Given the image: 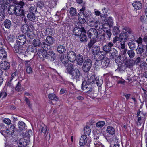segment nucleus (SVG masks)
I'll list each match as a JSON object with an SVG mask.
<instances>
[{
	"label": "nucleus",
	"mask_w": 147,
	"mask_h": 147,
	"mask_svg": "<svg viewBox=\"0 0 147 147\" xmlns=\"http://www.w3.org/2000/svg\"><path fill=\"white\" fill-rule=\"evenodd\" d=\"M24 5V2H20L19 3H14L9 7L8 13L9 15L15 14L17 16H22L24 15V11L22 8Z\"/></svg>",
	"instance_id": "1"
},
{
	"label": "nucleus",
	"mask_w": 147,
	"mask_h": 147,
	"mask_svg": "<svg viewBox=\"0 0 147 147\" xmlns=\"http://www.w3.org/2000/svg\"><path fill=\"white\" fill-rule=\"evenodd\" d=\"M78 19L80 22L81 24H84L86 22H89L90 23H94L92 20L90 19V16L87 14L86 12H80L78 15Z\"/></svg>",
	"instance_id": "2"
},
{
	"label": "nucleus",
	"mask_w": 147,
	"mask_h": 147,
	"mask_svg": "<svg viewBox=\"0 0 147 147\" xmlns=\"http://www.w3.org/2000/svg\"><path fill=\"white\" fill-rule=\"evenodd\" d=\"M54 38L52 36H47L45 41L42 44L44 49L47 50H49L51 48V45L54 42Z\"/></svg>",
	"instance_id": "3"
},
{
	"label": "nucleus",
	"mask_w": 147,
	"mask_h": 147,
	"mask_svg": "<svg viewBox=\"0 0 147 147\" xmlns=\"http://www.w3.org/2000/svg\"><path fill=\"white\" fill-rule=\"evenodd\" d=\"M82 64V69L83 71L87 73L90 70L92 65V61L89 59H86Z\"/></svg>",
	"instance_id": "4"
},
{
	"label": "nucleus",
	"mask_w": 147,
	"mask_h": 147,
	"mask_svg": "<svg viewBox=\"0 0 147 147\" xmlns=\"http://www.w3.org/2000/svg\"><path fill=\"white\" fill-rule=\"evenodd\" d=\"M82 32L86 33V30L82 25H80L78 26L75 27L73 30V33L74 35L77 36H79Z\"/></svg>",
	"instance_id": "5"
},
{
	"label": "nucleus",
	"mask_w": 147,
	"mask_h": 147,
	"mask_svg": "<svg viewBox=\"0 0 147 147\" xmlns=\"http://www.w3.org/2000/svg\"><path fill=\"white\" fill-rule=\"evenodd\" d=\"M76 54L73 51H69L67 53V56H65V58L67 60L66 61L69 62H73L76 60Z\"/></svg>",
	"instance_id": "6"
},
{
	"label": "nucleus",
	"mask_w": 147,
	"mask_h": 147,
	"mask_svg": "<svg viewBox=\"0 0 147 147\" xmlns=\"http://www.w3.org/2000/svg\"><path fill=\"white\" fill-rule=\"evenodd\" d=\"M86 34L89 38H97L98 32L97 30L94 28H91L86 31Z\"/></svg>",
	"instance_id": "7"
},
{
	"label": "nucleus",
	"mask_w": 147,
	"mask_h": 147,
	"mask_svg": "<svg viewBox=\"0 0 147 147\" xmlns=\"http://www.w3.org/2000/svg\"><path fill=\"white\" fill-rule=\"evenodd\" d=\"M65 72L69 74L71 72L74 70V66L71 62H69L67 61H65Z\"/></svg>",
	"instance_id": "8"
},
{
	"label": "nucleus",
	"mask_w": 147,
	"mask_h": 147,
	"mask_svg": "<svg viewBox=\"0 0 147 147\" xmlns=\"http://www.w3.org/2000/svg\"><path fill=\"white\" fill-rule=\"evenodd\" d=\"M124 59L126 68H132L134 65V61L133 59H130L125 57Z\"/></svg>",
	"instance_id": "9"
},
{
	"label": "nucleus",
	"mask_w": 147,
	"mask_h": 147,
	"mask_svg": "<svg viewBox=\"0 0 147 147\" xmlns=\"http://www.w3.org/2000/svg\"><path fill=\"white\" fill-rule=\"evenodd\" d=\"M102 29L105 32V34L107 35V37L109 39L112 35L111 32L110 27H105L103 24L102 25L99 26V29Z\"/></svg>",
	"instance_id": "10"
},
{
	"label": "nucleus",
	"mask_w": 147,
	"mask_h": 147,
	"mask_svg": "<svg viewBox=\"0 0 147 147\" xmlns=\"http://www.w3.org/2000/svg\"><path fill=\"white\" fill-rule=\"evenodd\" d=\"M14 51L15 52L22 55H24L25 51L24 49L23 45L17 43L15 45Z\"/></svg>",
	"instance_id": "11"
},
{
	"label": "nucleus",
	"mask_w": 147,
	"mask_h": 147,
	"mask_svg": "<svg viewBox=\"0 0 147 147\" xmlns=\"http://www.w3.org/2000/svg\"><path fill=\"white\" fill-rule=\"evenodd\" d=\"M42 49L38 50L37 54L38 55L40 58L46 59L48 51L49 50L45 49L43 46H42Z\"/></svg>",
	"instance_id": "12"
},
{
	"label": "nucleus",
	"mask_w": 147,
	"mask_h": 147,
	"mask_svg": "<svg viewBox=\"0 0 147 147\" xmlns=\"http://www.w3.org/2000/svg\"><path fill=\"white\" fill-rule=\"evenodd\" d=\"M137 47V48L136 51L137 54H139L140 56H143L144 57L147 56V55L144 54V53H143L144 50V47L142 45H138Z\"/></svg>",
	"instance_id": "13"
},
{
	"label": "nucleus",
	"mask_w": 147,
	"mask_h": 147,
	"mask_svg": "<svg viewBox=\"0 0 147 147\" xmlns=\"http://www.w3.org/2000/svg\"><path fill=\"white\" fill-rule=\"evenodd\" d=\"M87 140L88 139L87 136L85 135L82 136L79 142V144L81 147H84V146L86 144L88 146L87 147H90V144L88 143L87 144Z\"/></svg>",
	"instance_id": "14"
},
{
	"label": "nucleus",
	"mask_w": 147,
	"mask_h": 147,
	"mask_svg": "<svg viewBox=\"0 0 147 147\" xmlns=\"http://www.w3.org/2000/svg\"><path fill=\"white\" fill-rule=\"evenodd\" d=\"M5 59H3L0 62V68L4 70H8L10 67V63L6 61Z\"/></svg>",
	"instance_id": "15"
},
{
	"label": "nucleus",
	"mask_w": 147,
	"mask_h": 147,
	"mask_svg": "<svg viewBox=\"0 0 147 147\" xmlns=\"http://www.w3.org/2000/svg\"><path fill=\"white\" fill-rule=\"evenodd\" d=\"M110 62L109 59L107 57H106L99 61L98 64L102 65V67L105 69L108 66Z\"/></svg>",
	"instance_id": "16"
},
{
	"label": "nucleus",
	"mask_w": 147,
	"mask_h": 147,
	"mask_svg": "<svg viewBox=\"0 0 147 147\" xmlns=\"http://www.w3.org/2000/svg\"><path fill=\"white\" fill-rule=\"evenodd\" d=\"M26 40L27 39L26 35H20L18 37L17 40V43L23 45L26 43Z\"/></svg>",
	"instance_id": "17"
},
{
	"label": "nucleus",
	"mask_w": 147,
	"mask_h": 147,
	"mask_svg": "<svg viewBox=\"0 0 147 147\" xmlns=\"http://www.w3.org/2000/svg\"><path fill=\"white\" fill-rule=\"evenodd\" d=\"M69 74L72 76L73 79H78L81 75L79 70L76 68H75L72 72Z\"/></svg>",
	"instance_id": "18"
},
{
	"label": "nucleus",
	"mask_w": 147,
	"mask_h": 147,
	"mask_svg": "<svg viewBox=\"0 0 147 147\" xmlns=\"http://www.w3.org/2000/svg\"><path fill=\"white\" fill-rule=\"evenodd\" d=\"M129 35L126 32L123 31L119 35L120 42H126L129 39Z\"/></svg>",
	"instance_id": "19"
},
{
	"label": "nucleus",
	"mask_w": 147,
	"mask_h": 147,
	"mask_svg": "<svg viewBox=\"0 0 147 147\" xmlns=\"http://www.w3.org/2000/svg\"><path fill=\"white\" fill-rule=\"evenodd\" d=\"M55 58L56 56L53 51L48 50L46 59H48L50 61H54Z\"/></svg>",
	"instance_id": "20"
},
{
	"label": "nucleus",
	"mask_w": 147,
	"mask_h": 147,
	"mask_svg": "<svg viewBox=\"0 0 147 147\" xmlns=\"http://www.w3.org/2000/svg\"><path fill=\"white\" fill-rule=\"evenodd\" d=\"M98 59H95L96 60V61L95 62L96 65L97 66H99L100 65V64H98L99 62V61L101 60L102 59H103L106 57L105 56V53L103 51H100L98 55Z\"/></svg>",
	"instance_id": "21"
},
{
	"label": "nucleus",
	"mask_w": 147,
	"mask_h": 147,
	"mask_svg": "<svg viewBox=\"0 0 147 147\" xmlns=\"http://www.w3.org/2000/svg\"><path fill=\"white\" fill-rule=\"evenodd\" d=\"M113 43L112 42H109L103 47V49L107 53H109L112 50Z\"/></svg>",
	"instance_id": "22"
},
{
	"label": "nucleus",
	"mask_w": 147,
	"mask_h": 147,
	"mask_svg": "<svg viewBox=\"0 0 147 147\" xmlns=\"http://www.w3.org/2000/svg\"><path fill=\"white\" fill-rule=\"evenodd\" d=\"M76 60L77 63V64L79 65H82L84 62L83 56L80 54H79L76 57Z\"/></svg>",
	"instance_id": "23"
},
{
	"label": "nucleus",
	"mask_w": 147,
	"mask_h": 147,
	"mask_svg": "<svg viewBox=\"0 0 147 147\" xmlns=\"http://www.w3.org/2000/svg\"><path fill=\"white\" fill-rule=\"evenodd\" d=\"M100 48L98 47H96L94 48L92 50V53L94 55V58L95 59H98V55L100 52Z\"/></svg>",
	"instance_id": "24"
},
{
	"label": "nucleus",
	"mask_w": 147,
	"mask_h": 147,
	"mask_svg": "<svg viewBox=\"0 0 147 147\" xmlns=\"http://www.w3.org/2000/svg\"><path fill=\"white\" fill-rule=\"evenodd\" d=\"M7 54L4 49L2 47H0V57L3 59L7 58Z\"/></svg>",
	"instance_id": "25"
},
{
	"label": "nucleus",
	"mask_w": 147,
	"mask_h": 147,
	"mask_svg": "<svg viewBox=\"0 0 147 147\" xmlns=\"http://www.w3.org/2000/svg\"><path fill=\"white\" fill-rule=\"evenodd\" d=\"M15 128L14 125L11 124L9 128L6 129L7 134L8 135V136H9L10 135L11 136L15 132Z\"/></svg>",
	"instance_id": "26"
},
{
	"label": "nucleus",
	"mask_w": 147,
	"mask_h": 147,
	"mask_svg": "<svg viewBox=\"0 0 147 147\" xmlns=\"http://www.w3.org/2000/svg\"><path fill=\"white\" fill-rule=\"evenodd\" d=\"M134 7L136 9L138 10L142 8V5L140 1H134L132 3Z\"/></svg>",
	"instance_id": "27"
},
{
	"label": "nucleus",
	"mask_w": 147,
	"mask_h": 147,
	"mask_svg": "<svg viewBox=\"0 0 147 147\" xmlns=\"http://www.w3.org/2000/svg\"><path fill=\"white\" fill-rule=\"evenodd\" d=\"M4 7L3 5L0 6V21L3 20L5 17Z\"/></svg>",
	"instance_id": "28"
},
{
	"label": "nucleus",
	"mask_w": 147,
	"mask_h": 147,
	"mask_svg": "<svg viewBox=\"0 0 147 147\" xmlns=\"http://www.w3.org/2000/svg\"><path fill=\"white\" fill-rule=\"evenodd\" d=\"M32 45L35 47H38L42 46L41 42L39 39H34L32 41Z\"/></svg>",
	"instance_id": "29"
},
{
	"label": "nucleus",
	"mask_w": 147,
	"mask_h": 147,
	"mask_svg": "<svg viewBox=\"0 0 147 147\" xmlns=\"http://www.w3.org/2000/svg\"><path fill=\"white\" fill-rule=\"evenodd\" d=\"M3 24L7 29H9L11 26V22L10 20L6 19L3 23Z\"/></svg>",
	"instance_id": "30"
},
{
	"label": "nucleus",
	"mask_w": 147,
	"mask_h": 147,
	"mask_svg": "<svg viewBox=\"0 0 147 147\" xmlns=\"http://www.w3.org/2000/svg\"><path fill=\"white\" fill-rule=\"evenodd\" d=\"M28 11L30 13L35 14L38 12L37 7L34 5H32L28 9Z\"/></svg>",
	"instance_id": "31"
},
{
	"label": "nucleus",
	"mask_w": 147,
	"mask_h": 147,
	"mask_svg": "<svg viewBox=\"0 0 147 147\" xmlns=\"http://www.w3.org/2000/svg\"><path fill=\"white\" fill-rule=\"evenodd\" d=\"M24 21L25 24H24L22 26L21 30L22 32L25 34V33L27 32V31L29 30L30 29L28 25L26 24V19H24Z\"/></svg>",
	"instance_id": "32"
},
{
	"label": "nucleus",
	"mask_w": 147,
	"mask_h": 147,
	"mask_svg": "<svg viewBox=\"0 0 147 147\" xmlns=\"http://www.w3.org/2000/svg\"><path fill=\"white\" fill-rule=\"evenodd\" d=\"M86 33L82 32V33L79 36H80V41L82 42H86L88 40V38L86 34Z\"/></svg>",
	"instance_id": "33"
},
{
	"label": "nucleus",
	"mask_w": 147,
	"mask_h": 147,
	"mask_svg": "<svg viewBox=\"0 0 147 147\" xmlns=\"http://www.w3.org/2000/svg\"><path fill=\"white\" fill-rule=\"evenodd\" d=\"M18 127L20 131H22L26 129V125L25 123L22 121H20L18 123Z\"/></svg>",
	"instance_id": "34"
},
{
	"label": "nucleus",
	"mask_w": 147,
	"mask_h": 147,
	"mask_svg": "<svg viewBox=\"0 0 147 147\" xmlns=\"http://www.w3.org/2000/svg\"><path fill=\"white\" fill-rule=\"evenodd\" d=\"M18 143V147H28L27 144L24 139H21Z\"/></svg>",
	"instance_id": "35"
},
{
	"label": "nucleus",
	"mask_w": 147,
	"mask_h": 147,
	"mask_svg": "<svg viewBox=\"0 0 147 147\" xmlns=\"http://www.w3.org/2000/svg\"><path fill=\"white\" fill-rule=\"evenodd\" d=\"M110 57L111 59H113L118 56V52L116 50L113 48L111 51Z\"/></svg>",
	"instance_id": "36"
},
{
	"label": "nucleus",
	"mask_w": 147,
	"mask_h": 147,
	"mask_svg": "<svg viewBox=\"0 0 147 147\" xmlns=\"http://www.w3.org/2000/svg\"><path fill=\"white\" fill-rule=\"evenodd\" d=\"M129 46L131 50H134L137 47L138 44L134 41H132L129 42Z\"/></svg>",
	"instance_id": "37"
},
{
	"label": "nucleus",
	"mask_w": 147,
	"mask_h": 147,
	"mask_svg": "<svg viewBox=\"0 0 147 147\" xmlns=\"http://www.w3.org/2000/svg\"><path fill=\"white\" fill-rule=\"evenodd\" d=\"M25 34L29 38L31 39H33L35 35L33 31L30 30V29L27 31V32L25 33Z\"/></svg>",
	"instance_id": "38"
},
{
	"label": "nucleus",
	"mask_w": 147,
	"mask_h": 147,
	"mask_svg": "<svg viewBox=\"0 0 147 147\" xmlns=\"http://www.w3.org/2000/svg\"><path fill=\"white\" fill-rule=\"evenodd\" d=\"M96 38H90V40L87 45V46L89 48H91L94 44L97 41L96 40Z\"/></svg>",
	"instance_id": "39"
},
{
	"label": "nucleus",
	"mask_w": 147,
	"mask_h": 147,
	"mask_svg": "<svg viewBox=\"0 0 147 147\" xmlns=\"http://www.w3.org/2000/svg\"><path fill=\"white\" fill-rule=\"evenodd\" d=\"M104 20L105 21L107 22V24L108 26L110 27H111V26H112L113 25V20L111 17H109L107 18H104Z\"/></svg>",
	"instance_id": "40"
},
{
	"label": "nucleus",
	"mask_w": 147,
	"mask_h": 147,
	"mask_svg": "<svg viewBox=\"0 0 147 147\" xmlns=\"http://www.w3.org/2000/svg\"><path fill=\"white\" fill-rule=\"evenodd\" d=\"M120 32V30L118 26H114L113 27L112 33L113 35H117Z\"/></svg>",
	"instance_id": "41"
},
{
	"label": "nucleus",
	"mask_w": 147,
	"mask_h": 147,
	"mask_svg": "<svg viewBox=\"0 0 147 147\" xmlns=\"http://www.w3.org/2000/svg\"><path fill=\"white\" fill-rule=\"evenodd\" d=\"M27 17L30 20L34 22L36 19L35 14L29 13L27 15Z\"/></svg>",
	"instance_id": "42"
},
{
	"label": "nucleus",
	"mask_w": 147,
	"mask_h": 147,
	"mask_svg": "<svg viewBox=\"0 0 147 147\" xmlns=\"http://www.w3.org/2000/svg\"><path fill=\"white\" fill-rule=\"evenodd\" d=\"M12 1L11 0H0V6L1 5L4 6V9L7 5Z\"/></svg>",
	"instance_id": "43"
},
{
	"label": "nucleus",
	"mask_w": 147,
	"mask_h": 147,
	"mask_svg": "<svg viewBox=\"0 0 147 147\" xmlns=\"http://www.w3.org/2000/svg\"><path fill=\"white\" fill-rule=\"evenodd\" d=\"M107 132L110 134L113 135L115 133V130L114 128L112 126H108L107 129Z\"/></svg>",
	"instance_id": "44"
},
{
	"label": "nucleus",
	"mask_w": 147,
	"mask_h": 147,
	"mask_svg": "<svg viewBox=\"0 0 147 147\" xmlns=\"http://www.w3.org/2000/svg\"><path fill=\"white\" fill-rule=\"evenodd\" d=\"M84 134L86 136H88L90 134L91 129L90 127L86 126L84 128Z\"/></svg>",
	"instance_id": "45"
},
{
	"label": "nucleus",
	"mask_w": 147,
	"mask_h": 147,
	"mask_svg": "<svg viewBox=\"0 0 147 147\" xmlns=\"http://www.w3.org/2000/svg\"><path fill=\"white\" fill-rule=\"evenodd\" d=\"M48 98L53 100L57 101L58 99L57 97L54 94H49L48 95Z\"/></svg>",
	"instance_id": "46"
},
{
	"label": "nucleus",
	"mask_w": 147,
	"mask_h": 147,
	"mask_svg": "<svg viewBox=\"0 0 147 147\" xmlns=\"http://www.w3.org/2000/svg\"><path fill=\"white\" fill-rule=\"evenodd\" d=\"M58 52L60 54H63L64 52V46L63 45L59 46L57 48Z\"/></svg>",
	"instance_id": "47"
},
{
	"label": "nucleus",
	"mask_w": 147,
	"mask_h": 147,
	"mask_svg": "<svg viewBox=\"0 0 147 147\" xmlns=\"http://www.w3.org/2000/svg\"><path fill=\"white\" fill-rule=\"evenodd\" d=\"M83 88V89L84 88L83 90L86 93H89L92 92V85H89V86L86 87V88L84 87Z\"/></svg>",
	"instance_id": "48"
},
{
	"label": "nucleus",
	"mask_w": 147,
	"mask_h": 147,
	"mask_svg": "<svg viewBox=\"0 0 147 147\" xmlns=\"http://www.w3.org/2000/svg\"><path fill=\"white\" fill-rule=\"evenodd\" d=\"M127 54L129 57V58L130 59L133 58L135 55L134 50L131 49L128 50L127 52Z\"/></svg>",
	"instance_id": "49"
},
{
	"label": "nucleus",
	"mask_w": 147,
	"mask_h": 147,
	"mask_svg": "<svg viewBox=\"0 0 147 147\" xmlns=\"http://www.w3.org/2000/svg\"><path fill=\"white\" fill-rule=\"evenodd\" d=\"M96 80L95 76L92 75L88 79V81L91 84H93L95 83Z\"/></svg>",
	"instance_id": "50"
},
{
	"label": "nucleus",
	"mask_w": 147,
	"mask_h": 147,
	"mask_svg": "<svg viewBox=\"0 0 147 147\" xmlns=\"http://www.w3.org/2000/svg\"><path fill=\"white\" fill-rule=\"evenodd\" d=\"M89 85H91V84L88 82L87 81H83L82 84V90H84V88L83 89V88L84 87V88H86V87H88Z\"/></svg>",
	"instance_id": "51"
},
{
	"label": "nucleus",
	"mask_w": 147,
	"mask_h": 147,
	"mask_svg": "<svg viewBox=\"0 0 147 147\" xmlns=\"http://www.w3.org/2000/svg\"><path fill=\"white\" fill-rule=\"evenodd\" d=\"M108 11V9L104 8L102 10V13H101V18L102 19H103V17L104 18H106L107 15V13Z\"/></svg>",
	"instance_id": "52"
},
{
	"label": "nucleus",
	"mask_w": 147,
	"mask_h": 147,
	"mask_svg": "<svg viewBox=\"0 0 147 147\" xmlns=\"http://www.w3.org/2000/svg\"><path fill=\"white\" fill-rule=\"evenodd\" d=\"M126 68V67L123 65V64H119L118 65V67L117 69H116V70L119 71H124Z\"/></svg>",
	"instance_id": "53"
},
{
	"label": "nucleus",
	"mask_w": 147,
	"mask_h": 147,
	"mask_svg": "<svg viewBox=\"0 0 147 147\" xmlns=\"http://www.w3.org/2000/svg\"><path fill=\"white\" fill-rule=\"evenodd\" d=\"M69 13L71 15L73 16H75L77 14L76 9L74 7H71L70 8Z\"/></svg>",
	"instance_id": "54"
},
{
	"label": "nucleus",
	"mask_w": 147,
	"mask_h": 147,
	"mask_svg": "<svg viewBox=\"0 0 147 147\" xmlns=\"http://www.w3.org/2000/svg\"><path fill=\"white\" fill-rule=\"evenodd\" d=\"M115 59L116 62L118 64L122 63V60L121 59H123V58L121 56L119 55Z\"/></svg>",
	"instance_id": "55"
},
{
	"label": "nucleus",
	"mask_w": 147,
	"mask_h": 147,
	"mask_svg": "<svg viewBox=\"0 0 147 147\" xmlns=\"http://www.w3.org/2000/svg\"><path fill=\"white\" fill-rule=\"evenodd\" d=\"M140 68H146L147 67V64L145 61H141L138 65Z\"/></svg>",
	"instance_id": "56"
},
{
	"label": "nucleus",
	"mask_w": 147,
	"mask_h": 147,
	"mask_svg": "<svg viewBox=\"0 0 147 147\" xmlns=\"http://www.w3.org/2000/svg\"><path fill=\"white\" fill-rule=\"evenodd\" d=\"M105 124V122L103 121H100L96 124V126L98 128H102Z\"/></svg>",
	"instance_id": "57"
},
{
	"label": "nucleus",
	"mask_w": 147,
	"mask_h": 147,
	"mask_svg": "<svg viewBox=\"0 0 147 147\" xmlns=\"http://www.w3.org/2000/svg\"><path fill=\"white\" fill-rule=\"evenodd\" d=\"M125 32H128L129 35H130L132 34V30L129 27H126L124 29Z\"/></svg>",
	"instance_id": "58"
},
{
	"label": "nucleus",
	"mask_w": 147,
	"mask_h": 147,
	"mask_svg": "<svg viewBox=\"0 0 147 147\" xmlns=\"http://www.w3.org/2000/svg\"><path fill=\"white\" fill-rule=\"evenodd\" d=\"M95 82L98 86L100 87L103 84V80L101 79L96 80Z\"/></svg>",
	"instance_id": "59"
},
{
	"label": "nucleus",
	"mask_w": 147,
	"mask_h": 147,
	"mask_svg": "<svg viewBox=\"0 0 147 147\" xmlns=\"http://www.w3.org/2000/svg\"><path fill=\"white\" fill-rule=\"evenodd\" d=\"M29 50L32 52L35 53L37 51V49L36 47H33L32 46H30L29 47Z\"/></svg>",
	"instance_id": "60"
},
{
	"label": "nucleus",
	"mask_w": 147,
	"mask_h": 147,
	"mask_svg": "<svg viewBox=\"0 0 147 147\" xmlns=\"http://www.w3.org/2000/svg\"><path fill=\"white\" fill-rule=\"evenodd\" d=\"M25 101H26L27 105L29 108H31L32 107V104L30 103V102L28 99L26 97H24Z\"/></svg>",
	"instance_id": "61"
},
{
	"label": "nucleus",
	"mask_w": 147,
	"mask_h": 147,
	"mask_svg": "<svg viewBox=\"0 0 147 147\" xmlns=\"http://www.w3.org/2000/svg\"><path fill=\"white\" fill-rule=\"evenodd\" d=\"M26 71L27 74H30L32 73L33 71L30 67L26 68Z\"/></svg>",
	"instance_id": "62"
},
{
	"label": "nucleus",
	"mask_w": 147,
	"mask_h": 147,
	"mask_svg": "<svg viewBox=\"0 0 147 147\" xmlns=\"http://www.w3.org/2000/svg\"><path fill=\"white\" fill-rule=\"evenodd\" d=\"M21 86L20 83V82H18L15 87V90L19 91L20 90Z\"/></svg>",
	"instance_id": "63"
},
{
	"label": "nucleus",
	"mask_w": 147,
	"mask_h": 147,
	"mask_svg": "<svg viewBox=\"0 0 147 147\" xmlns=\"http://www.w3.org/2000/svg\"><path fill=\"white\" fill-rule=\"evenodd\" d=\"M32 134V130H28V131H26V132L25 134V136L28 137V138H29L30 135Z\"/></svg>",
	"instance_id": "64"
}]
</instances>
